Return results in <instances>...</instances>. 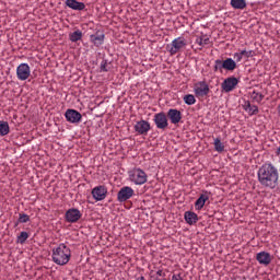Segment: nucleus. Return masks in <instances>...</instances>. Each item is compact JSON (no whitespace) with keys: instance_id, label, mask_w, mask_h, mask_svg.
Segmentation results:
<instances>
[{"instance_id":"1","label":"nucleus","mask_w":280,"mask_h":280,"mask_svg":"<svg viewBox=\"0 0 280 280\" xmlns=\"http://www.w3.org/2000/svg\"><path fill=\"white\" fill-rule=\"evenodd\" d=\"M258 182L267 189H275L279 185V170L272 163H265L257 172Z\"/></svg>"},{"instance_id":"2","label":"nucleus","mask_w":280,"mask_h":280,"mask_svg":"<svg viewBox=\"0 0 280 280\" xmlns=\"http://www.w3.org/2000/svg\"><path fill=\"white\" fill-rule=\"evenodd\" d=\"M71 257V249L65 244H60L57 248L52 249V261L57 266H65L69 264Z\"/></svg>"},{"instance_id":"3","label":"nucleus","mask_w":280,"mask_h":280,"mask_svg":"<svg viewBox=\"0 0 280 280\" xmlns=\"http://www.w3.org/2000/svg\"><path fill=\"white\" fill-rule=\"evenodd\" d=\"M129 179L135 185H145L148 183V174L141 168H135L129 173Z\"/></svg>"},{"instance_id":"4","label":"nucleus","mask_w":280,"mask_h":280,"mask_svg":"<svg viewBox=\"0 0 280 280\" xmlns=\"http://www.w3.org/2000/svg\"><path fill=\"white\" fill-rule=\"evenodd\" d=\"M194 93L198 100H202L209 96L211 89H209V84L207 82L199 81L194 85Z\"/></svg>"},{"instance_id":"5","label":"nucleus","mask_w":280,"mask_h":280,"mask_svg":"<svg viewBox=\"0 0 280 280\" xmlns=\"http://www.w3.org/2000/svg\"><path fill=\"white\" fill-rule=\"evenodd\" d=\"M185 47H187V39H185V37H177L172 40L168 51L171 56H176V54L183 51Z\"/></svg>"},{"instance_id":"6","label":"nucleus","mask_w":280,"mask_h":280,"mask_svg":"<svg viewBox=\"0 0 280 280\" xmlns=\"http://www.w3.org/2000/svg\"><path fill=\"white\" fill-rule=\"evenodd\" d=\"M240 84V79L235 77H229L221 83V89L224 93H231L235 91V88Z\"/></svg>"},{"instance_id":"7","label":"nucleus","mask_w":280,"mask_h":280,"mask_svg":"<svg viewBox=\"0 0 280 280\" xmlns=\"http://www.w3.org/2000/svg\"><path fill=\"white\" fill-rule=\"evenodd\" d=\"M132 196H135V189L130 186H124L117 194V200L118 202H126L127 200H130Z\"/></svg>"},{"instance_id":"8","label":"nucleus","mask_w":280,"mask_h":280,"mask_svg":"<svg viewBox=\"0 0 280 280\" xmlns=\"http://www.w3.org/2000/svg\"><path fill=\"white\" fill-rule=\"evenodd\" d=\"M32 75V70L30 69V65L27 63H21L16 68V77L18 80H21L22 82L27 80Z\"/></svg>"},{"instance_id":"9","label":"nucleus","mask_w":280,"mask_h":280,"mask_svg":"<svg viewBox=\"0 0 280 280\" xmlns=\"http://www.w3.org/2000/svg\"><path fill=\"white\" fill-rule=\"evenodd\" d=\"M153 121L159 130H165L170 122L167 121V115L161 112L154 115Z\"/></svg>"},{"instance_id":"10","label":"nucleus","mask_w":280,"mask_h":280,"mask_svg":"<svg viewBox=\"0 0 280 280\" xmlns=\"http://www.w3.org/2000/svg\"><path fill=\"white\" fill-rule=\"evenodd\" d=\"M166 117L170 119L171 124L178 126L183 121V113L176 108L168 109Z\"/></svg>"},{"instance_id":"11","label":"nucleus","mask_w":280,"mask_h":280,"mask_svg":"<svg viewBox=\"0 0 280 280\" xmlns=\"http://www.w3.org/2000/svg\"><path fill=\"white\" fill-rule=\"evenodd\" d=\"M133 130H136L138 135H142L143 137H145V135L150 132V122L144 119L138 120L133 126Z\"/></svg>"},{"instance_id":"12","label":"nucleus","mask_w":280,"mask_h":280,"mask_svg":"<svg viewBox=\"0 0 280 280\" xmlns=\"http://www.w3.org/2000/svg\"><path fill=\"white\" fill-rule=\"evenodd\" d=\"M108 194V189L105 186H96L92 189V196L96 202L106 199V195Z\"/></svg>"},{"instance_id":"13","label":"nucleus","mask_w":280,"mask_h":280,"mask_svg":"<svg viewBox=\"0 0 280 280\" xmlns=\"http://www.w3.org/2000/svg\"><path fill=\"white\" fill-rule=\"evenodd\" d=\"M256 260L261 266H270V262L272 261V256H270V253L268 252H259L256 254Z\"/></svg>"},{"instance_id":"14","label":"nucleus","mask_w":280,"mask_h":280,"mask_svg":"<svg viewBox=\"0 0 280 280\" xmlns=\"http://www.w3.org/2000/svg\"><path fill=\"white\" fill-rule=\"evenodd\" d=\"M210 196H211V192H209V191H203V192L199 196V198L196 200V202H195V209H196L197 211H200V210L205 207L207 200H209Z\"/></svg>"},{"instance_id":"15","label":"nucleus","mask_w":280,"mask_h":280,"mask_svg":"<svg viewBox=\"0 0 280 280\" xmlns=\"http://www.w3.org/2000/svg\"><path fill=\"white\" fill-rule=\"evenodd\" d=\"M104 38H106V36L97 32L90 36V42L93 43L95 47H102V45H104Z\"/></svg>"},{"instance_id":"16","label":"nucleus","mask_w":280,"mask_h":280,"mask_svg":"<svg viewBox=\"0 0 280 280\" xmlns=\"http://www.w3.org/2000/svg\"><path fill=\"white\" fill-rule=\"evenodd\" d=\"M243 108L248 115H257V113H259V107H257V105H252L250 101H244Z\"/></svg>"},{"instance_id":"17","label":"nucleus","mask_w":280,"mask_h":280,"mask_svg":"<svg viewBox=\"0 0 280 280\" xmlns=\"http://www.w3.org/2000/svg\"><path fill=\"white\" fill-rule=\"evenodd\" d=\"M223 67L225 71H234L237 69V62H235V60L232 58H226L223 60Z\"/></svg>"},{"instance_id":"18","label":"nucleus","mask_w":280,"mask_h":280,"mask_svg":"<svg viewBox=\"0 0 280 280\" xmlns=\"http://www.w3.org/2000/svg\"><path fill=\"white\" fill-rule=\"evenodd\" d=\"M187 224H196L198 222V214L196 212L187 211L184 214Z\"/></svg>"},{"instance_id":"19","label":"nucleus","mask_w":280,"mask_h":280,"mask_svg":"<svg viewBox=\"0 0 280 280\" xmlns=\"http://www.w3.org/2000/svg\"><path fill=\"white\" fill-rule=\"evenodd\" d=\"M230 3L234 10H244L246 8V0H231Z\"/></svg>"},{"instance_id":"20","label":"nucleus","mask_w":280,"mask_h":280,"mask_svg":"<svg viewBox=\"0 0 280 280\" xmlns=\"http://www.w3.org/2000/svg\"><path fill=\"white\" fill-rule=\"evenodd\" d=\"M5 135H10V125L8 121L0 120V137H5Z\"/></svg>"},{"instance_id":"21","label":"nucleus","mask_w":280,"mask_h":280,"mask_svg":"<svg viewBox=\"0 0 280 280\" xmlns=\"http://www.w3.org/2000/svg\"><path fill=\"white\" fill-rule=\"evenodd\" d=\"M82 121V114L75 109H71V124H80Z\"/></svg>"},{"instance_id":"22","label":"nucleus","mask_w":280,"mask_h":280,"mask_svg":"<svg viewBox=\"0 0 280 280\" xmlns=\"http://www.w3.org/2000/svg\"><path fill=\"white\" fill-rule=\"evenodd\" d=\"M213 141H214L213 145H214L215 152H219V153L224 152V144L222 140L220 138H214Z\"/></svg>"},{"instance_id":"23","label":"nucleus","mask_w":280,"mask_h":280,"mask_svg":"<svg viewBox=\"0 0 280 280\" xmlns=\"http://www.w3.org/2000/svg\"><path fill=\"white\" fill-rule=\"evenodd\" d=\"M85 8H86V4H84V2H79L77 0H71V10L82 11Z\"/></svg>"},{"instance_id":"24","label":"nucleus","mask_w":280,"mask_h":280,"mask_svg":"<svg viewBox=\"0 0 280 280\" xmlns=\"http://www.w3.org/2000/svg\"><path fill=\"white\" fill-rule=\"evenodd\" d=\"M82 31L75 30L71 33V43H78L79 40H82Z\"/></svg>"},{"instance_id":"25","label":"nucleus","mask_w":280,"mask_h":280,"mask_svg":"<svg viewBox=\"0 0 280 280\" xmlns=\"http://www.w3.org/2000/svg\"><path fill=\"white\" fill-rule=\"evenodd\" d=\"M211 40L209 39V37L207 35L197 37L196 43L197 45H199V47H205V45H209Z\"/></svg>"},{"instance_id":"26","label":"nucleus","mask_w":280,"mask_h":280,"mask_svg":"<svg viewBox=\"0 0 280 280\" xmlns=\"http://www.w3.org/2000/svg\"><path fill=\"white\" fill-rule=\"evenodd\" d=\"M82 218V212L80 210L72 208L71 209V222H78Z\"/></svg>"},{"instance_id":"27","label":"nucleus","mask_w":280,"mask_h":280,"mask_svg":"<svg viewBox=\"0 0 280 280\" xmlns=\"http://www.w3.org/2000/svg\"><path fill=\"white\" fill-rule=\"evenodd\" d=\"M184 102L187 106H194L196 104V96L194 94H187L184 96Z\"/></svg>"},{"instance_id":"28","label":"nucleus","mask_w":280,"mask_h":280,"mask_svg":"<svg viewBox=\"0 0 280 280\" xmlns=\"http://www.w3.org/2000/svg\"><path fill=\"white\" fill-rule=\"evenodd\" d=\"M28 237H30V234L27 232H21L20 235L18 236V244H25Z\"/></svg>"},{"instance_id":"29","label":"nucleus","mask_w":280,"mask_h":280,"mask_svg":"<svg viewBox=\"0 0 280 280\" xmlns=\"http://www.w3.org/2000/svg\"><path fill=\"white\" fill-rule=\"evenodd\" d=\"M223 69H224V60L217 59L214 61V71H220V73H222Z\"/></svg>"},{"instance_id":"30","label":"nucleus","mask_w":280,"mask_h":280,"mask_svg":"<svg viewBox=\"0 0 280 280\" xmlns=\"http://www.w3.org/2000/svg\"><path fill=\"white\" fill-rule=\"evenodd\" d=\"M252 100H254V102H257L259 104L260 102H264V94L253 92Z\"/></svg>"},{"instance_id":"31","label":"nucleus","mask_w":280,"mask_h":280,"mask_svg":"<svg viewBox=\"0 0 280 280\" xmlns=\"http://www.w3.org/2000/svg\"><path fill=\"white\" fill-rule=\"evenodd\" d=\"M241 56H243V58H253L255 56V51L253 50H240Z\"/></svg>"},{"instance_id":"32","label":"nucleus","mask_w":280,"mask_h":280,"mask_svg":"<svg viewBox=\"0 0 280 280\" xmlns=\"http://www.w3.org/2000/svg\"><path fill=\"white\" fill-rule=\"evenodd\" d=\"M19 222L25 224L30 222V217L26 213H20Z\"/></svg>"},{"instance_id":"33","label":"nucleus","mask_w":280,"mask_h":280,"mask_svg":"<svg viewBox=\"0 0 280 280\" xmlns=\"http://www.w3.org/2000/svg\"><path fill=\"white\" fill-rule=\"evenodd\" d=\"M101 71H110V67L108 66V61L103 59L101 62Z\"/></svg>"},{"instance_id":"34","label":"nucleus","mask_w":280,"mask_h":280,"mask_svg":"<svg viewBox=\"0 0 280 280\" xmlns=\"http://www.w3.org/2000/svg\"><path fill=\"white\" fill-rule=\"evenodd\" d=\"M233 58H234V62H242V59H243L244 57H243L242 54L238 51V52H235V54L233 55Z\"/></svg>"},{"instance_id":"35","label":"nucleus","mask_w":280,"mask_h":280,"mask_svg":"<svg viewBox=\"0 0 280 280\" xmlns=\"http://www.w3.org/2000/svg\"><path fill=\"white\" fill-rule=\"evenodd\" d=\"M155 275L160 278H162V280H165V277H167V273H165V271L163 269H159Z\"/></svg>"},{"instance_id":"36","label":"nucleus","mask_w":280,"mask_h":280,"mask_svg":"<svg viewBox=\"0 0 280 280\" xmlns=\"http://www.w3.org/2000/svg\"><path fill=\"white\" fill-rule=\"evenodd\" d=\"M150 277H151V279H153V280H163V279L160 278V276L156 275V272L154 273V271H151V272H150Z\"/></svg>"},{"instance_id":"37","label":"nucleus","mask_w":280,"mask_h":280,"mask_svg":"<svg viewBox=\"0 0 280 280\" xmlns=\"http://www.w3.org/2000/svg\"><path fill=\"white\" fill-rule=\"evenodd\" d=\"M66 119L67 121H71V108L66 110Z\"/></svg>"},{"instance_id":"38","label":"nucleus","mask_w":280,"mask_h":280,"mask_svg":"<svg viewBox=\"0 0 280 280\" xmlns=\"http://www.w3.org/2000/svg\"><path fill=\"white\" fill-rule=\"evenodd\" d=\"M66 220L68 222H71V209H68L67 212H66Z\"/></svg>"},{"instance_id":"39","label":"nucleus","mask_w":280,"mask_h":280,"mask_svg":"<svg viewBox=\"0 0 280 280\" xmlns=\"http://www.w3.org/2000/svg\"><path fill=\"white\" fill-rule=\"evenodd\" d=\"M172 280H183V276H180V273H178V275H173V276H172Z\"/></svg>"},{"instance_id":"40","label":"nucleus","mask_w":280,"mask_h":280,"mask_svg":"<svg viewBox=\"0 0 280 280\" xmlns=\"http://www.w3.org/2000/svg\"><path fill=\"white\" fill-rule=\"evenodd\" d=\"M66 5H67L68 8H71V0H66Z\"/></svg>"}]
</instances>
